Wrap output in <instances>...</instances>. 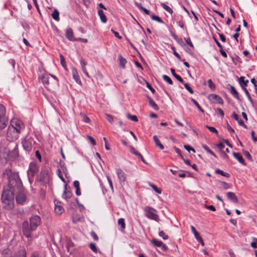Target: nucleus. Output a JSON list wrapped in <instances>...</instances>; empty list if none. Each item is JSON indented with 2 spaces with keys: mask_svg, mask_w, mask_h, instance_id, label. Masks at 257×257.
<instances>
[{
  "mask_svg": "<svg viewBox=\"0 0 257 257\" xmlns=\"http://www.w3.org/2000/svg\"><path fill=\"white\" fill-rule=\"evenodd\" d=\"M49 76L48 75L43 76L41 78L43 83L47 85H48L49 84Z\"/></svg>",
  "mask_w": 257,
  "mask_h": 257,
  "instance_id": "c9c22d12",
  "label": "nucleus"
},
{
  "mask_svg": "<svg viewBox=\"0 0 257 257\" xmlns=\"http://www.w3.org/2000/svg\"><path fill=\"white\" fill-rule=\"evenodd\" d=\"M81 115L83 117V120L86 123H88L90 121L89 117L83 113H81Z\"/></svg>",
  "mask_w": 257,
  "mask_h": 257,
  "instance_id": "13d9d810",
  "label": "nucleus"
},
{
  "mask_svg": "<svg viewBox=\"0 0 257 257\" xmlns=\"http://www.w3.org/2000/svg\"><path fill=\"white\" fill-rule=\"evenodd\" d=\"M48 177V173L46 170H42L40 175L37 178V180L39 182H43Z\"/></svg>",
  "mask_w": 257,
  "mask_h": 257,
  "instance_id": "4468645a",
  "label": "nucleus"
},
{
  "mask_svg": "<svg viewBox=\"0 0 257 257\" xmlns=\"http://www.w3.org/2000/svg\"><path fill=\"white\" fill-rule=\"evenodd\" d=\"M89 246L92 250H93L95 252H97V248L96 245L94 243H93V242L90 243L89 244Z\"/></svg>",
  "mask_w": 257,
  "mask_h": 257,
  "instance_id": "a18cd8bd",
  "label": "nucleus"
},
{
  "mask_svg": "<svg viewBox=\"0 0 257 257\" xmlns=\"http://www.w3.org/2000/svg\"><path fill=\"white\" fill-rule=\"evenodd\" d=\"M185 40L186 42V43L189 45L190 47H193L194 46H193V43H192L190 39L189 38H185Z\"/></svg>",
  "mask_w": 257,
  "mask_h": 257,
  "instance_id": "680f3d73",
  "label": "nucleus"
},
{
  "mask_svg": "<svg viewBox=\"0 0 257 257\" xmlns=\"http://www.w3.org/2000/svg\"><path fill=\"white\" fill-rule=\"evenodd\" d=\"M208 86L209 87L212 89V90H214L215 89V84L213 83V82L212 81L211 79H209L208 80Z\"/></svg>",
  "mask_w": 257,
  "mask_h": 257,
  "instance_id": "49530a36",
  "label": "nucleus"
},
{
  "mask_svg": "<svg viewBox=\"0 0 257 257\" xmlns=\"http://www.w3.org/2000/svg\"><path fill=\"white\" fill-rule=\"evenodd\" d=\"M15 192L14 190L5 189L3 193L1 200L3 207L7 210H12L14 207Z\"/></svg>",
  "mask_w": 257,
  "mask_h": 257,
  "instance_id": "7ed1b4c3",
  "label": "nucleus"
},
{
  "mask_svg": "<svg viewBox=\"0 0 257 257\" xmlns=\"http://www.w3.org/2000/svg\"><path fill=\"white\" fill-rule=\"evenodd\" d=\"M205 207H206V208L209 209L210 210H212L213 211H215L216 210L215 207L213 205H209V206L205 205Z\"/></svg>",
  "mask_w": 257,
  "mask_h": 257,
  "instance_id": "338daca9",
  "label": "nucleus"
},
{
  "mask_svg": "<svg viewBox=\"0 0 257 257\" xmlns=\"http://www.w3.org/2000/svg\"><path fill=\"white\" fill-rule=\"evenodd\" d=\"M80 62L82 70H86V69L85 68V66L87 65V63L85 62V61L83 58H81Z\"/></svg>",
  "mask_w": 257,
  "mask_h": 257,
  "instance_id": "37998d69",
  "label": "nucleus"
},
{
  "mask_svg": "<svg viewBox=\"0 0 257 257\" xmlns=\"http://www.w3.org/2000/svg\"><path fill=\"white\" fill-rule=\"evenodd\" d=\"M116 173L120 181L124 182L125 181V174L120 169H117Z\"/></svg>",
  "mask_w": 257,
  "mask_h": 257,
  "instance_id": "dca6fc26",
  "label": "nucleus"
},
{
  "mask_svg": "<svg viewBox=\"0 0 257 257\" xmlns=\"http://www.w3.org/2000/svg\"><path fill=\"white\" fill-rule=\"evenodd\" d=\"M73 32L72 29H71V28L68 29L66 32V36L67 38V39L70 41L76 40L75 39L73 38Z\"/></svg>",
  "mask_w": 257,
  "mask_h": 257,
  "instance_id": "a211bd4d",
  "label": "nucleus"
},
{
  "mask_svg": "<svg viewBox=\"0 0 257 257\" xmlns=\"http://www.w3.org/2000/svg\"><path fill=\"white\" fill-rule=\"evenodd\" d=\"M203 148L208 153L211 154V155L214 156L215 157H217L216 155L206 145H203L202 146Z\"/></svg>",
  "mask_w": 257,
  "mask_h": 257,
  "instance_id": "4c0bfd02",
  "label": "nucleus"
},
{
  "mask_svg": "<svg viewBox=\"0 0 257 257\" xmlns=\"http://www.w3.org/2000/svg\"><path fill=\"white\" fill-rule=\"evenodd\" d=\"M184 148L188 151L189 152H190V151H192L193 152H195V150L194 148H192L191 146L188 145H185L184 146Z\"/></svg>",
  "mask_w": 257,
  "mask_h": 257,
  "instance_id": "4d7b16f0",
  "label": "nucleus"
},
{
  "mask_svg": "<svg viewBox=\"0 0 257 257\" xmlns=\"http://www.w3.org/2000/svg\"><path fill=\"white\" fill-rule=\"evenodd\" d=\"M239 82L240 84V85L242 87H243L242 86V85H243L244 86H247V83H248V80H244V77L243 76H241L239 78Z\"/></svg>",
  "mask_w": 257,
  "mask_h": 257,
  "instance_id": "7c9ffc66",
  "label": "nucleus"
},
{
  "mask_svg": "<svg viewBox=\"0 0 257 257\" xmlns=\"http://www.w3.org/2000/svg\"><path fill=\"white\" fill-rule=\"evenodd\" d=\"M228 86L229 87V88L228 89L230 90V93L236 99H239V96H238V93L237 91V90L235 89V87L233 86H231L228 85Z\"/></svg>",
  "mask_w": 257,
  "mask_h": 257,
  "instance_id": "6ab92c4d",
  "label": "nucleus"
},
{
  "mask_svg": "<svg viewBox=\"0 0 257 257\" xmlns=\"http://www.w3.org/2000/svg\"><path fill=\"white\" fill-rule=\"evenodd\" d=\"M87 138H88V139L89 140L90 142L91 143V144L93 145H94V146L96 145V142H95V140L93 139V138H92L90 136H88Z\"/></svg>",
  "mask_w": 257,
  "mask_h": 257,
  "instance_id": "0e129e2a",
  "label": "nucleus"
},
{
  "mask_svg": "<svg viewBox=\"0 0 257 257\" xmlns=\"http://www.w3.org/2000/svg\"><path fill=\"white\" fill-rule=\"evenodd\" d=\"M64 191L62 194V197L65 199L70 198L72 196V193L70 190L67 189V185H65Z\"/></svg>",
  "mask_w": 257,
  "mask_h": 257,
  "instance_id": "2eb2a0df",
  "label": "nucleus"
},
{
  "mask_svg": "<svg viewBox=\"0 0 257 257\" xmlns=\"http://www.w3.org/2000/svg\"><path fill=\"white\" fill-rule=\"evenodd\" d=\"M26 251L25 249H21L19 250L13 257H26Z\"/></svg>",
  "mask_w": 257,
  "mask_h": 257,
  "instance_id": "4be33fe9",
  "label": "nucleus"
},
{
  "mask_svg": "<svg viewBox=\"0 0 257 257\" xmlns=\"http://www.w3.org/2000/svg\"><path fill=\"white\" fill-rule=\"evenodd\" d=\"M163 78L165 81L167 82L169 84H173V81H172V79L167 75H163Z\"/></svg>",
  "mask_w": 257,
  "mask_h": 257,
  "instance_id": "c03bdc74",
  "label": "nucleus"
},
{
  "mask_svg": "<svg viewBox=\"0 0 257 257\" xmlns=\"http://www.w3.org/2000/svg\"><path fill=\"white\" fill-rule=\"evenodd\" d=\"M148 98L149 99V104L150 105L153 107L155 110H158L159 109V107L157 105V104L155 103V102L153 100L152 98L150 97L149 96L148 97Z\"/></svg>",
  "mask_w": 257,
  "mask_h": 257,
  "instance_id": "393cba45",
  "label": "nucleus"
},
{
  "mask_svg": "<svg viewBox=\"0 0 257 257\" xmlns=\"http://www.w3.org/2000/svg\"><path fill=\"white\" fill-rule=\"evenodd\" d=\"M22 145L25 150L30 151L32 148L33 140L31 139H25L22 141Z\"/></svg>",
  "mask_w": 257,
  "mask_h": 257,
  "instance_id": "9b49d317",
  "label": "nucleus"
},
{
  "mask_svg": "<svg viewBox=\"0 0 257 257\" xmlns=\"http://www.w3.org/2000/svg\"><path fill=\"white\" fill-rule=\"evenodd\" d=\"M215 173L224 177H228L229 176V174L228 173L224 172L219 169L215 170Z\"/></svg>",
  "mask_w": 257,
  "mask_h": 257,
  "instance_id": "f704fd0d",
  "label": "nucleus"
},
{
  "mask_svg": "<svg viewBox=\"0 0 257 257\" xmlns=\"http://www.w3.org/2000/svg\"><path fill=\"white\" fill-rule=\"evenodd\" d=\"M9 179L8 189L17 192V190L22 188V182L18 173L12 172L11 170H6V172Z\"/></svg>",
  "mask_w": 257,
  "mask_h": 257,
  "instance_id": "f03ea898",
  "label": "nucleus"
},
{
  "mask_svg": "<svg viewBox=\"0 0 257 257\" xmlns=\"http://www.w3.org/2000/svg\"><path fill=\"white\" fill-rule=\"evenodd\" d=\"M16 195V200L18 204H23L26 200L27 197L22 188L17 190Z\"/></svg>",
  "mask_w": 257,
  "mask_h": 257,
  "instance_id": "0eeeda50",
  "label": "nucleus"
},
{
  "mask_svg": "<svg viewBox=\"0 0 257 257\" xmlns=\"http://www.w3.org/2000/svg\"><path fill=\"white\" fill-rule=\"evenodd\" d=\"M159 235L160 236L162 237L163 239H167L168 238V236L166 235L165 232L163 231H161L159 233Z\"/></svg>",
  "mask_w": 257,
  "mask_h": 257,
  "instance_id": "6e6d98bb",
  "label": "nucleus"
},
{
  "mask_svg": "<svg viewBox=\"0 0 257 257\" xmlns=\"http://www.w3.org/2000/svg\"><path fill=\"white\" fill-rule=\"evenodd\" d=\"M39 171V166L35 162H31L29 165V172L32 176H34Z\"/></svg>",
  "mask_w": 257,
  "mask_h": 257,
  "instance_id": "9d476101",
  "label": "nucleus"
},
{
  "mask_svg": "<svg viewBox=\"0 0 257 257\" xmlns=\"http://www.w3.org/2000/svg\"><path fill=\"white\" fill-rule=\"evenodd\" d=\"M72 74L73 78L78 84H81V80L77 70L75 68H72Z\"/></svg>",
  "mask_w": 257,
  "mask_h": 257,
  "instance_id": "ddd939ff",
  "label": "nucleus"
},
{
  "mask_svg": "<svg viewBox=\"0 0 257 257\" xmlns=\"http://www.w3.org/2000/svg\"><path fill=\"white\" fill-rule=\"evenodd\" d=\"M19 131H16V128L13 126H9L7 134V139L10 142H13L17 140L19 137Z\"/></svg>",
  "mask_w": 257,
  "mask_h": 257,
  "instance_id": "423d86ee",
  "label": "nucleus"
},
{
  "mask_svg": "<svg viewBox=\"0 0 257 257\" xmlns=\"http://www.w3.org/2000/svg\"><path fill=\"white\" fill-rule=\"evenodd\" d=\"M191 101L193 102V103L196 105V106L198 108V109L202 112V113L204 112V110L201 107L199 103L193 98L191 99Z\"/></svg>",
  "mask_w": 257,
  "mask_h": 257,
  "instance_id": "58836bf2",
  "label": "nucleus"
},
{
  "mask_svg": "<svg viewBox=\"0 0 257 257\" xmlns=\"http://www.w3.org/2000/svg\"><path fill=\"white\" fill-rule=\"evenodd\" d=\"M127 117L129 119H131L132 120L134 121H135V122H137V121H138V117H137V116H136V115H131V114L128 113V114H127Z\"/></svg>",
  "mask_w": 257,
  "mask_h": 257,
  "instance_id": "09e8293b",
  "label": "nucleus"
},
{
  "mask_svg": "<svg viewBox=\"0 0 257 257\" xmlns=\"http://www.w3.org/2000/svg\"><path fill=\"white\" fill-rule=\"evenodd\" d=\"M226 196L227 198L233 202L237 203L238 202V199L235 194L231 192H229L226 193Z\"/></svg>",
  "mask_w": 257,
  "mask_h": 257,
  "instance_id": "f8f14e48",
  "label": "nucleus"
},
{
  "mask_svg": "<svg viewBox=\"0 0 257 257\" xmlns=\"http://www.w3.org/2000/svg\"><path fill=\"white\" fill-rule=\"evenodd\" d=\"M9 122V117L6 114V107L0 104V130L5 128Z\"/></svg>",
  "mask_w": 257,
  "mask_h": 257,
  "instance_id": "20e7f679",
  "label": "nucleus"
},
{
  "mask_svg": "<svg viewBox=\"0 0 257 257\" xmlns=\"http://www.w3.org/2000/svg\"><path fill=\"white\" fill-rule=\"evenodd\" d=\"M90 235H91V236L93 238V239L95 241H98V237L97 236L96 234L95 233V232H94L93 231H92L90 232Z\"/></svg>",
  "mask_w": 257,
  "mask_h": 257,
  "instance_id": "052dcab7",
  "label": "nucleus"
},
{
  "mask_svg": "<svg viewBox=\"0 0 257 257\" xmlns=\"http://www.w3.org/2000/svg\"><path fill=\"white\" fill-rule=\"evenodd\" d=\"M153 140L157 146L159 147L161 150L164 149V146L161 143L160 140H159L157 136H154Z\"/></svg>",
  "mask_w": 257,
  "mask_h": 257,
  "instance_id": "bb28decb",
  "label": "nucleus"
},
{
  "mask_svg": "<svg viewBox=\"0 0 257 257\" xmlns=\"http://www.w3.org/2000/svg\"><path fill=\"white\" fill-rule=\"evenodd\" d=\"M51 16L55 21H58L59 20V12L57 9L54 10Z\"/></svg>",
  "mask_w": 257,
  "mask_h": 257,
  "instance_id": "c85d7f7f",
  "label": "nucleus"
},
{
  "mask_svg": "<svg viewBox=\"0 0 257 257\" xmlns=\"http://www.w3.org/2000/svg\"><path fill=\"white\" fill-rule=\"evenodd\" d=\"M171 72L172 74V75L176 78L177 80H178L179 81H180L181 83H183L184 82L183 79L182 78L181 76L177 75L175 71V70L173 68L171 69Z\"/></svg>",
  "mask_w": 257,
  "mask_h": 257,
  "instance_id": "c756f323",
  "label": "nucleus"
},
{
  "mask_svg": "<svg viewBox=\"0 0 257 257\" xmlns=\"http://www.w3.org/2000/svg\"><path fill=\"white\" fill-rule=\"evenodd\" d=\"M10 126H13L16 128V131H19V133H21L25 128L23 122L20 119L14 118L11 120Z\"/></svg>",
  "mask_w": 257,
  "mask_h": 257,
  "instance_id": "6e6552de",
  "label": "nucleus"
},
{
  "mask_svg": "<svg viewBox=\"0 0 257 257\" xmlns=\"http://www.w3.org/2000/svg\"><path fill=\"white\" fill-rule=\"evenodd\" d=\"M41 218L37 215L32 216L28 221H24L22 224V230L24 235L27 238L31 236V232L35 230L40 224Z\"/></svg>",
  "mask_w": 257,
  "mask_h": 257,
  "instance_id": "f257e3e1",
  "label": "nucleus"
},
{
  "mask_svg": "<svg viewBox=\"0 0 257 257\" xmlns=\"http://www.w3.org/2000/svg\"><path fill=\"white\" fill-rule=\"evenodd\" d=\"M151 19L153 20L156 21L160 23H163V22L162 20V19L160 18V17H159V16H158L157 15H152Z\"/></svg>",
  "mask_w": 257,
  "mask_h": 257,
  "instance_id": "e433bc0d",
  "label": "nucleus"
},
{
  "mask_svg": "<svg viewBox=\"0 0 257 257\" xmlns=\"http://www.w3.org/2000/svg\"><path fill=\"white\" fill-rule=\"evenodd\" d=\"M118 60L119 62V65L120 67L124 69L125 68V65L126 63V60L125 58H124L121 55L119 54L118 55Z\"/></svg>",
  "mask_w": 257,
  "mask_h": 257,
  "instance_id": "5701e85b",
  "label": "nucleus"
},
{
  "mask_svg": "<svg viewBox=\"0 0 257 257\" xmlns=\"http://www.w3.org/2000/svg\"><path fill=\"white\" fill-rule=\"evenodd\" d=\"M231 117H233L234 119L237 121L239 125L243 126L244 128H246V125L244 124L243 121L241 119H239L238 115L233 112L231 115Z\"/></svg>",
  "mask_w": 257,
  "mask_h": 257,
  "instance_id": "aec40b11",
  "label": "nucleus"
},
{
  "mask_svg": "<svg viewBox=\"0 0 257 257\" xmlns=\"http://www.w3.org/2000/svg\"><path fill=\"white\" fill-rule=\"evenodd\" d=\"M147 87L153 93L155 92V89L151 86V85L148 82H147Z\"/></svg>",
  "mask_w": 257,
  "mask_h": 257,
  "instance_id": "e2e57ef3",
  "label": "nucleus"
},
{
  "mask_svg": "<svg viewBox=\"0 0 257 257\" xmlns=\"http://www.w3.org/2000/svg\"><path fill=\"white\" fill-rule=\"evenodd\" d=\"M130 151L132 153L137 156L138 157L141 156V154L138 152L133 147H130Z\"/></svg>",
  "mask_w": 257,
  "mask_h": 257,
  "instance_id": "79ce46f5",
  "label": "nucleus"
},
{
  "mask_svg": "<svg viewBox=\"0 0 257 257\" xmlns=\"http://www.w3.org/2000/svg\"><path fill=\"white\" fill-rule=\"evenodd\" d=\"M19 155V150L18 148V146L16 145L12 151L10 152V156L13 158H16Z\"/></svg>",
  "mask_w": 257,
  "mask_h": 257,
  "instance_id": "b1692460",
  "label": "nucleus"
},
{
  "mask_svg": "<svg viewBox=\"0 0 257 257\" xmlns=\"http://www.w3.org/2000/svg\"><path fill=\"white\" fill-rule=\"evenodd\" d=\"M144 210L145 211V216L149 219L159 221V217L157 214V210L149 206H146Z\"/></svg>",
  "mask_w": 257,
  "mask_h": 257,
  "instance_id": "39448f33",
  "label": "nucleus"
},
{
  "mask_svg": "<svg viewBox=\"0 0 257 257\" xmlns=\"http://www.w3.org/2000/svg\"><path fill=\"white\" fill-rule=\"evenodd\" d=\"M174 149H175L176 152L181 157V159L182 160H184V158H183V156L181 155V151L178 148H177L176 147H175Z\"/></svg>",
  "mask_w": 257,
  "mask_h": 257,
  "instance_id": "69168bd1",
  "label": "nucleus"
},
{
  "mask_svg": "<svg viewBox=\"0 0 257 257\" xmlns=\"http://www.w3.org/2000/svg\"><path fill=\"white\" fill-rule=\"evenodd\" d=\"M243 153L249 160L252 161V157L248 151H243Z\"/></svg>",
  "mask_w": 257,
  "mask_h": 257,
  "instance_id": "864d4df0",
  "label": "nucleus"
},
{
  "mask_svg": "<svg viewBox=\"0 0 257 257\" xmlns=\"http://www.w3.org/2000/svg\"><path fill=\"white\" fill-rule=\"evenodd\" d=\"M152 243H153L155 246L160 247L161 245L163 244V242L161 241H159L156 240V239H153L152 240Z\"/></svg>",
  "mask_w": 257,
  "mask_h": 257,
  "instance_id": "ea45409f",
  "label": "nucleus"
},
{
  "mask_svg": "<svg viewBox=\"0 0 257 257\" xmlns=\"http://www.w3.org/2000/svg\"><path fill=\"white\" fill-rule=\"evenodd\" d=\"M191 230H192V232L193 233V234H194V235L195 236V238L196 239H197L198 238H199L200 237V235L199 233L196 230V229L194 227V226L191 225Z\"/></svg>",
  "mask_w": 257,
  "mask_h": 257,
  "instance_id": "72a5a7b5",
  "label": "nucleus"
},
{
  "mask_svg": "<svg viewBox=\"0 0 257 257\" xmlns=\"http://www.w3.org/2000/svg\"><path fill=\"white\" fill-rule=\"evenodd\" d=\"M111 31L113 32V33L114 34V35L116 37L118 38L119 39H122V37L119 35V34L118 32L114 31L112 29L111 30Z\"/></svg>",
  "mask_w": 257,
  "mask_h": 257,
  "instance_id": "774afa93",
  "label": "nucleus"
},
{
  "mask_svg": "<svg viewBox=\"0 0 257 257\" xmlns=\"http://www.w3.org/2000/svg\"><path fill=\"white\" fill-rule=\"evenodd\" d=\"M233 156L240 163L243 165H245L244 160L240 153L233 152Z\"/></svg>",
  "mask_w": 257,
  "mask_h": 257,
  "instance_id": "f3484780",
  "label": "nucleus"
},
{
  "mask_svg": "<svg viewBox=\"0 0 257 257\" xmlns=\"http://www.w3.org/2000/svg\"><path fill=\"white\" fill-rule=\"evenodd\" d=\"M118 224L121 225V227L122 229L125 228V223L124 220L123 218H119L118 220Z\"/></svg>",
  "mask_w": 257,
  "mask_h": 257,
  "instance_id": "a19ab883",
  "label": "nucleus"
},
{
  "mask_svg": "<svg viewBox=\"0 0 257 257\" xmlns=\"http://www.w3.org/2000/svg\"><path fill=\"white\" fill-rule=\"evenodd\" d=\"M220 184L221 186L223 188V189L225 190H227L230 188V185L225 182H220Z\"/></svg>",
  "mask_w": 257,
  "mask_h": 257,
  "instance_id": "3c124183",
  "label": "nucleus"
},
{
  "mask_svg": "<svg viewBox=\"0 0 257 257\" xmlns=\"http://www.w3.org/2000/svg\"><path fill=\"white\" fill-rule=\"evenodd\" d=\"M206 127H207L210 132L216 133V134H218V131L215 127L213 126H210L207 125H206Z\"/></svg>",
  "mask_w": 257,
  "mask_h": 257,
  "instance_id": "5fc2aeb1",
  "label": "nucleus"
},
{
  "mask_svg": "<svg viewBox=\"0 0 257 257\" xmlns=\"http://www.w3.org/2000/svg\"><path fill=\"white\" fill-rule=\"evenodd\" d=\"M82 221V218L81 215L78 214H74L72 217V221L74 223H76L78 222Z\"/></svg>",
  "mask_w": 257,
  "mask_h": 257,
  "instance_id": "cd10ccee",
  "label": "nucleus"
},
{
  "mask_svg": "<svg viewBox=\"0 0 257 257\" xmlns=\"http://www.w3.org/2000/svg\"><path fill=\"white\" fill-rule=\"evenodd\" d=\"M64 209L63 207L60 205H59L58 203L55 204V211L57 214L60 215L62 213Z\"/></svg>",
  "mask_w": 257,
  "mask_h": 257,
  "instance_id": "a878e982",
  "label": "nucleus"
},
{
  "mask_svg": "<svg viewBox=\"0 0 257 257\" xmlns=\"http://www.w3.org/2000/svg\"><path fill=\"white\" fill-rule=\"evenodd\" d=\"M105 115L108 122L111 123L113 122V117L111 115L109 114H105Z\"/></svg>",
  "mask_w": 257,
  "mask_h": 257,
  "instance_id": "8fccbe9b",
  "label": "nucleus"
},
{
  "mask_svg": "<svg viewBox=\"0 0 257 257\" xmlns=\"http://www.w3.org/2000/svg\"><path fill=\"white\" fill-rule=\"evenodd\" d=\"M184 85L185 87V88L191 94H193L194 93V91L193 89L191 88V87L189 86V84L186 83L184 84Z\"/></svg>",
  "mask_w": 257,
  "mask_h": 257,
  "instance_id": "603ef678",
  "label": "nucleus"
},
{
  "mask_svg": "<svg viewBox=\"0 0 257 257\" xmlns=\"http://www.w3.org/2000/svg\"><path fill=\"white\" fill-rule=\"evenodd\" d=\"M149 185L153 188V189L157 193L161 194L162 193V189L158 188L155 184L149 183Z\"/></svg>",
  "mask_w": 257,
  "mask_h": 257,
  "instance_id": "2f4dec72",
  "label": "nucleus"
},
{
  "mask_svg": "<svg viewBox=\"0 0 257 257\" xmlns=\"http://www.w3.org/2000/svg\"><path fill=\"white\" fill-rule=\"evenodd\" d=\"M98 14L101 22L103 23H105L107 22V18L105 15L103 11L102 10H99L98 11Z\"/></svg>",
  "mask_w": 257,
  "mask_h": 257,
  "instance_id": "412c9836",
  "label": "nucleus"
},
{
  "mask_svg": "<svg viewBox=\"0 0 257 257\" xmlns=\"http://www.w3.org/2000/svg\"><path fill=\"white\" fill-rule=\"evenodd\" d=\"M60 62H61L62 66L64 68H65L66 67V62L65 61V58L62 54H60Z\"/></svg>",
  "mask_w": 257,
  "mask_h": 257,
  "instance_id": "de8ad7c7",
  "label": "nucleus"
},
{
  "mask_svg": "<svg viewBox=\"0 0 257 257\" xmlns=\"http://www.w3.org/2000/svg\"><path fill=\"white\" fill-rule=\"evenodd\" d=\"M161 6L166 11H167L168 12H169L170 14H172L173 12L172 9L169 7V6H168L167 5H166V4H164V3H161Z\"/></svg>",
  "mask_w": 257,
  "mask_h": 257,
  "instance_id": "473e14b6",
  "label": "nucleus"
},
{
  "mask_svg": "<svg viewBox=\"0 0 257 257\" xmlns=\"http://www.w3.org/2000/svg\"><path fill=\"white\" fill-rule=\"evenodd\" d=\"M172 50H173V54L175 56H176L177 57V58L179 59V60H181V57L179 55V54L176 51V49L175 48V47H172L171 48Z\"/></svg>",
  "mask_w": 257,
  "mask_h": 257,
  "instance_id": "bf43d9fd",
  "label": "nucleus"
},
{
  "mask_svg": "<svg viewBox=\"0 0 257 257\" xmlns=\"http://www.w3.org/2000/svg\"><path fill=\"white\" fill-rule=\"evenodd\" d=\"M208 99L214 103H219L222 104L223 100L219 95L215 94H210L208 96Z\"/></svg>",
  "mask_w": 257,
  "mask_h": 257,
  "instance_id": "1a4fd4ad",
  "label": "nucleus"
}]
</instances>
